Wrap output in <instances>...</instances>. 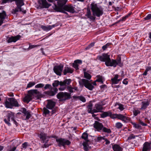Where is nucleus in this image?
<instances>
[{"instance_id":"obj_1","label":"nucleus","mask_w":151,"mask_h":151,"mask_svg":"<svg viewBox=\"0 0 151 151\" xmlns=\"http://www.w3.org/2000/svg\"><path fill=\"white\" fill-rule=\"evenodd\" d=\"M96 59L101 62H105V64L107 66H113L115 67L117 65L120 67L123 65V64L121 62L120 58H118L116 61L115 60H112L111 61L110 55L106 53H103L102 55L98 56Z\"/></svg>"},{"instance_id":"obj_2","label":"nucleus","mask_w":151,"mask_h":151,"mask_svg":"<svg viewBox=\"0 0 151 151\" xmlns=\"http://www.w3.org/2000/svg\"><path fill=\"white\" fill-rule=\"evenodd\" d=\"M4 105L6 108L11 109L14 106L18 107L20 106L17 100L13 97H6Z\"/></svg>"},{"instance_id":"obj_3","label":"nucleus","mask_w":151,"mask_h":151,"mask_svg":"<svg viewBox=\"0 0 151 151\" xmlns=\"http://www.w3.org/2000/svg\"><path fill=\"white\" fill-rule=\"evenodd\" d=\"M91 9L93 16L99 17L103 14V9L100 6H98L96 4L92 3L91 4Z\"/></svg>"},{"instance_id":"obj_4","label":"nucleus","mask_w":151,"mask_h":151,"mask_svg":"<svg viewBox=\"0 0 151 151\" xmlns=\"http://www.w3.org/2000/svg\"><path fill=\"white\" fill-rule=\"evenodd\" d=\"M57 1V4L55 3L54 4V7L53 6L54 9L57 12H61L65 14L67 13L63 10L64 6L68 1L67 0H55Z\"/></svg>"},{"instance_id":"obj_5","label":"nucleus","mask_w":151,"mask_h":151,"mask_svg":"<svg viewBox=\"0 0 151 151\" xmlns=\"http://www.w3.org/2000/svg\"><path fill=\"white\" fill-rule=\"evenodd\" d=\"M28 94L26 95L24 98V101L27 103L29 102L34 98V96L39 95L40 92L37 89L31 90L28 91Z\"/></svg>"},{"instance_id":"obj_6","label":"nucleus","mask_w":151,"mask_h":151,"mask_svg":"<svg viewBox=\"0 0 151 151\" xmlns=\"http://www.w3.org/2000/svg\"><path fill=\"white\" fill-rule=\"evenodd\" d=\"M95 81L93 82L90 83L88 80L84 79H82L79 82V84L81 86H84L85 87L89 90L92 91L94 88V86L93 85L96 86V83Z\"/></svg>"},{"instance_id":"obj_7","label":"nucleus","mask_w":151,"mask_h":151,"mask_svg":"<svg viewBox=\"0 0 151 151\" xmlns=\"http://www.w3.org/2000/svg\"><path fill=\"white\" fill-rule=\"evenodd\" d=\"M126 114L123 115L121 114H113L111 112V114L110 115V117L112 119L117 118L120 120L125 123H127L130 121V118L126 116Z\"/></svg>"},{"instance_id":"obj_8","label":"nucleus","mask_w":151,"mask_h":151,"mask_svg":"<svg viewBox=\"0 0 151 151\" xmlns=\"http://www.w3.org/2000/svg\"><path fill=\"white\" fill-rule=\"evenodd\" d=\"M57 97L60 101H64L71 98V93L67 92H60L57 95Z\"/></svg>"},{"instance_id":"obj_9","label":"nucleus","mask_w":151,"mask_h":151,"mask_svg":"<svg viewBox=\"0 0 151 151\" xmlns=\"http://www.w3.org/2000/svg\"><path fill=\"white\" fill-rule=\"evenodd\" d=\"M39 137L41 140V142L45 143V144L42 146V148H47L49 146V145L47 143L49 140V139L51 137L50 136H48L46 134L42 132L39 135Z\"/></svg>"},{"instance_id":"obj_10","label":"nucleus","mask_w":151,"mask_h":151,"mask_svg":"<svg viewBox=\"0 0 151 151\" xmlns=\"http://www.w3.org/2000/svg\"><path fill=\"white\" fill-rule=\"evenodd\" d=\"M15 116L14 113L10 111L9 112L7 115L4 117V121L5 123L9 126L11 125L10 122V119L13 121L14 123L16 124L17 123V122L14 119Z\"/></svg>"},{"instance_id":"obj_11","label":"nucleus","mask_w":151,"mask_h":151,"mask_svg":"<svg viewBox=\"0 0 151 151\" xmlns=\"http://www.w3.org/2000/svg\"><path fill=\"white\" fill-rule=\"evenodd\" d=\"M50 88V90L45 92V94L50 96H54L57 92L58 89L56 88L52 87L50 84H46L44 87L45 89Z\"/></svg>"},{"instance_id":"obj_12","label":"nucleus","mask_w":151,"mask_h":151,"mask_svg":"<svg viewBox=\"0 0 151 151\" xmlns=\"http://www.w3.org/2000/svg\"><path fill=\"white\" fill-rule=\"evenodd\" d=\"M81 137L82 139H84L86 141L84 142L83 143V149L85 151H88L89 150V148H90V147L88 143L89 141L88 139V134L86 133H84L83 134Z\"/></svg>"},{"instance_id":"obj_13","label":"nucleus","mask_w":151,"mask_h":151,"mask_svg":"<svg viewBox=\"0 0 151 151\" xmlns=\"http://www.w3.org/2000/svg\"><path fill=\"white\" fill-rule=\"evenodd\" d=\"M56 141L58 143V146L61 147V146L64 147L66 145H69L71 142L69 140L65 139L60 138L56 139Z\"/></svg>"},{"instance_id":"obj_14","label":"nucleus","mask_w":151,"mask_h":151,"mask_svg":"<svg viewBox=\"0 0 151 151\" xmlns=\"http://www.w3.org/2000/svg\"><path fill=\"white\" fill-rule=\"evenodd\" d=\"M21 112L24 114V117L22 119L25 120H28L31 117V116L29 111H27L25 108H23L21 110Z\"/></svg>"},{"instance_id":"obj_15","label":"nucleus","mask_w":151,"mask_h":151,"mask_svg":"<svg viewBox=\"0 0 151 151\" xmlns=\"http://www.w3.org/2000/svg\"><path fill=\"white\" fill-rule=\"evenodd\" d=\"M63 66L62 65L55 66L53 68L55 73L58 75L60 76L63 71Z\"/></svg>"},{"instance_id":"obj_16","label":"nucleus","mask_w":151,"mask_h":151,"mask_svg":"<svg viewBox=\"0 0 151 151\" xmlns=\"http://www.w3.org/2000/svg\"><path fill=\"white\" fill-rule=\"evenodd\" d=\"M93 127L98 131L101 132L104 126L102 123L95 121L93 124Z\"/></svg>"},{"instance_id":"obj_17","label":"nucleus","mask_w":151,"mask_h":151,"mask_svg":"<svg viewBox=\"0 0 151 151\" xmlns=\"http://www.w3.org/2000/svg\"><path fill=\"white\" fill-rule=\"evenodd\" d=\"M63 9L64 11H66L72 13H74L75 11L74 9V7L71 4L64 6Z\"/></svg>"},{"instance_id":"obj_18","label":"nucleus","mask_w":151,"mask_h":151,"mask_svg":"<svg viewBox=\"0 0 151 151\" xmlns=\"http://www.w3.org/2000/svg\"><path fill=\"white\" fill-rule=\"evenodd\" d=\"M104 104H101L99 103L95 104V108L93 110V112L97 113L98 112H101L103 109L102 106Z\"/></svg>"},{"instance_id":"obj_19","label":"nucleus","mask_w":151,"mask_h":151,"mask_svg":"<svg viewBox=\"0 0 151 151\" xmlns=\"http://www.w3.org/2000/svg\"><path fill=\"white\" fill-rule=\"evenodd\" d=\"M21 37V36L19 35L15 36H12L10 37L7 38V42L8 43H10L12 42H15L19 40Z\"/></svg>"},{"instance_id":"obj_20","label":"nucleus","mask_w":151,"mask_h":151,"mask_svg":"<svg viewBox=\"0 0 151 151\" xmlns=\"http://www.w3.org/2000/svg\"><path fill=\"white\" fill-rule=\"evenodd\" d=\"M56 103L51 100H48V102L46 106L47 108L49 109H52L55 105Z\"/></svg>"},{"instance_id":"obj_21","label":"nucleus","mask_w":151,"mask_h":151,"mask_svg":"<svg viewBox=\"0 0 151 151\" xmlns=\"http://www.w3.org/2000/svg\"><path fill=\"white\" fill-rule=\"evenodd\" d=\"M151 143L145 142L143 145L142 151H150L151 149Z\"/></svg>"},{"instance_id":"obj_22","label":"nucleus","mask_w":151,"mask_h":151,"mask_svg":"<svg viewBox=\"0 0 151 151\" xmlns=\"http://www.w3.org/2000/svg\"><path fill=\"white\" fill-rule=\"evenodd\" d=\"M38 3L43 8H48L50 6L47 3L46 0H39L38 1Z\"/></svg>"},{"instance_id":"obj_23","label":"nucleus","mask_w":151,"mask_h":151,"mask_svg":"<svg viewBox=\"0 0 151 151\" xmlns=\"http://www.w3.org/2000/svg\"><path fill=\"white\" fill-rule=\"evenodd\" d=\"M73 71V69L68 66H65L64 68L63 71V73L64 75H66L68 73H72Z\"/></svg>"},{"instance_id":"obj_24","label":"nucleus","mask_w":151,"mask_h":151,"mask_svg":"<svg viewBox=\"0 0 151 151\" xmlns=\"http://www.w3.org/2000/svg\"><path fill=\"white\" fill-rule=\"evenodd\" d=\"M82 61L81 60H77L74 61V63H73V66L76 70L78 69V64H80L82 63Z\"/></svg>"},{"instance_id":"obj_25","label":"nucleus","mask_w":151,"mask_h":151,"mask_svg":"<svg viewBox=\"0 0 151 151\" xmlns=\"http://www.w3.org/2000/svg\"><path fill=\"white\" fill-rule=\"evenodd\" d=\"M112 147L114 151H122L123 150V148L117 144L113 145Z\"/></svg>"},{"instance_id":"obj_26","label":"nucleus","mask_w":151,"mask_h":151,"mask_svg":"<svg viewBox=\"0 0 151 151\" xmlns=\"http://www.w3.org/2000/svg\"><path fill=\"white\" fill-rule=\"evenodd\" d=\"M19 11L20 12H22L24 13H25L26 12V11L24 10L22 8L18 7L17 6V7L15 9H13L12 10V13L13 14H16L17 12Z\"/></svg>"},{"instance_id":"obj_27","label":"nucleus","mask_w":151,"mask_h":151,"mask_svg":"<svg viewBox=\"0 0 151 151\" xmlns=\"http://www.w3.org/2000/svg\"><path fill=\"white\" fill-rule=\"evenodd\" d=\"M150 102L148 101H142V106L141 108V109H145L149 105Z\"/></svg>"},{"instance_id":"obj_28","label":"nucleus","mask_w":151,"mask_h":151,"mask_svg":"<svg viewBox=\"0 0 151 151\" xmlns=\"http://www.w3.org/2000/svg\"><path fill=\"white\" fill-rule=\"evenodd\" d=\"M16 4L18 7L22 8L21 6L24 5V3L23 0H14Z\"/></svg>"},{"instance_id":"obj_29","label":"nucleus","mask_w":151,"mask_h":151,"mask_svg":"<svg viewBox=\"0 0 151 151\" xmlns=\"http://www.w3.org/2000/svg\"><path fill=\"white\" fill-rule=\"evenodd\" d=\"M86 16L92 20H94L95 19V17L91 15V11L89 10H87Z\"/></svg>"},{"instance_id":"obj_30","label":"nucleus","mask_w":151,"mask_h":151,"mask_svg":"<svg viewBox=\"0 0 151 151\" xmlns=\"http://www.w3.org/2000/svg\"><path fill=\"white\" fill-rule=\"evenodd\" d=\"M110 114H111V111H109L103 112L102 113L100 114V115L101 118H104L108 116H110Z\"/></svg>"},{"instance_id":"obj_31","label":"nucleus","mask_w":151,"mask_h":151,"mask_svg":"<svg viewBox=\"0 0 151 151\" xmlns=\"http://www.w3.org/2000/svg\"><path fill=\"white\" fill-rule=\"evenodd\" d=\"M118 75H115L114 78L111 79L112 82L113 84H117L119 83V80H118Z\"/></svg>"},{"instance_id":"obj_32","label":"nucleus","mask_w":151,"mask_h":151,"mask_svg":"<svg viewBox=\"0 0 151 151\" xmlns=\"http://www.w3.org/2000/svg\"><path fill=\"white\" fill-rule=\"evenodd\" d=\"M41 28L44 31H48L52 29V27L51 25H49L47 26L42 25L41 26Z\"/></svg>"},{"instance_id":"obj_33","label":"nucleus","mask_w":151,"mask_h":151,"mask_svg":"<svg viewBox=\"0 0 151 151\" xmlns=\"http://www.w3.org/2000/svg\"><path fill=\"white\" fill-rule=\"evenodd\" d=\"M101 132H103L108 134H110L111 133V131L110 129L104 127Z\"/></svg>"},{"instance_id":"obj_34","label":"nucleus","mask_w":151,"mask_h":151,"mask_svg":"<svg viewBox=\"0 0 151 151\" xmlns=\"http://www.w3.org/2000/svg\"><path fill=\"white\" fill-rule=\"evenodd\" d=\"M48 108L44 107L43 108V114L44 116H46L47 115L49 114L50 113V111L47 109Z\"/></svg>"},{"instance_id":"obj_35","label":"nucleus","mask_w":151,"mask_h":151,"mask_svg":"<svg viewBox=\"0 0 151 151\" xmlns=\"http://www.w3.org/2000/svg\"><path fill=\"white\" fill-rule=\"evenodd\" d=\"M17 147H12L11 146H8L7 147V151H15L17 148Z\"/></svg>"},{"instance_id":"obj_36","label":"nucleus","mask_w":151,"mask_h":151,"mask_svg":"<svg viewBox=\"0 0 151 151\" xmlns=\"http://www.w3.org/2000/svg\"><path fill=\"white\" fill-rule=\"evenodd\" d=\"M92 106L93 105L91 103H90L89 104L88 106V111L89 113H93V110H92Z\"/></svg>"},{"instance_id":"obj_37","label":"nucleus","mask_w":151,"mask_h":151,"mask_svg":"<svg viewBox=\"0 0 151 151\" xmlns=\"http://www.w3.org/2000/svg\"><path fill=\"white\" fill-rule=\"evenodd\" d=\"M84 78L88 80H90L91 77L90 74L85 72H84Z\"/></svg>"},{"instance_id":"obj_38","label":"nucleus","mask_w":151,"mask_h":151,"mask_svg":"<svg viewBox=\"0 0 151 151\" xmlns=\"http://www.w3.org/2000/svg\"><path fill=\"white\" fill-rule=\"evenodd\" d=\"M123 126V125L120 122H117L115 124V127L118 129L121 128Z\"/></svg>"},{"instance_id":"obj_39","label":"nucleus","mask_w":151,"mask_h":151,"mask_svg":"<svg viewBox=\"0 0 151 151\" xmlns=\"http://www.w3.org/2000/svg\"><path fill=\"white\" fill-rule=\"evenodd\" d=\"M6 16L5 11H3L2 13H0V19H5Z\"/></svg>"},{"instance_id":"obj_40","label":"nucleus","mask_w":151,"mask_h":151,"mask_svg":"<svg viewBox=\"0 0 151 151\" xmlns=\"http://www.w3.org/2000/svg\"><path fill=\"white\" fill-rule=\"evenodd\" d=\"M117 105H118L119 106V107L118 108L121 111H122L124 109V107L123 105L121 104H119L116 103L115 105V106H116Z\"/></svg>"},{"instance_id":"obj_41","label":"nucleus","mask_w":151,"mask_h":151,"mask_svg":"<svg viewBox=\"0 0 151 151\" xmlns=\"http://www.w3.org/2000/svg\"><path fill=\"white\" fill-rule=\"evenodd\" d=\"M59 84V81L58 80L54 81V82L53 83L52 85L53 86V88H56L58 86Z\"/></svg>"},{"instance_id":"obj_42","label":"nucleus","mask_w":151,"mask_h":151,"mask_svg":"<svg viewBox=\"0 0 151 151\" xmlns=\"http://www.w3.org/2000/svg\"><path fill=\"white\" fill-rule=\"evenodd\" d=\"M130 15V14H128L127 15L125 16L124 17H123L122 18L119 20L117 22H116V23H118L120 21H125V20L126 19L128 18Z\"/></svg>"},{"instance_id":"obj_43","label":"nucleus","mask_w":151,"mask_h":151,"mask_svg":"<svg viewBox=\"0 0 151 151\" xmlns=\"http://www.w3.org/2000/svg\"><path fill=\"white\" fill-rule=\"evenodd\" d=\"M111 44V43H108L105 45H104L102 47V49L104 50H106L110 45Z\"/></svg>"},{"instance_id":"obj_44","label":"nucleus","mask_w":151,"mask_h":151,"mask_svg":"<svg viewBox=\"0 0 151 151\" xmlns=\"http://www.w3.org/2000/svg\"><path fill=\"white\" fill-rule=\"evenodd\" d=\"M35 84V82H30L27 85V88H30L34 86Z\"/></svg>"},{"instance_id":"obj_45","label":"nucleus","mask_w":151,"mask_h":151,"mask_svg":"<svg viewBox=\"0 0 151 151\" xmlns=\"http://www.w3.org/2000/svg\"><path fill=\"white\" fill-rule=\"evenodd\" d=\"M76 97L78 99H79L81 101H82V102H86V100L85 98L83 96H78Z\"/></svg>"},{"instance_id":"obj_46","label":"nucleus","mask_w":151,"mask_h":151,"mask_svg":"<svg viewBox=\"0 0 151 151\" xmlns=\"http://www.w3.org/2000/svg\"><path fill=\"white\" fill-rule=\"evenodd\" d=\"M132 124L133 125L134 127L136 128L139 129L141 128V126L139 124H136L134 123H132Z\"/></svg>"},{"instance_id":"obj_47","label":"nucleus","mask_w":151,"mask_h":151,"mask_svg":"<svg viewBox=\"0 0 151 151\" xmlns=\"http://www.w3.org/2000/svg\"><path fill=\"white\" fill-rule=\"evenodd\" d=\"M44 85L42 83H39L36 85L35 87L36 88H42L44 87Z\"/></svg>"},{"instance_id":"obj_48","label":"nucleus","mask_w":151,"mask_h":151,"mask_svg":"<svg viewBox=\"0 0 151 151\" xmlns=\"http://www.w3.org/2000/svg\"><path fill=\"white\" fill-rule=\"evenodd\" d=\"M151 19V14H148L144 18L145 20H148Z\"/></svg>"},{"instance_id":"obj_49","label":"nucleus","mask_w":151,"mask_h":151,"mask_svg":"<svg viewBox=\"0 0 151 151\" xmlns=\"http://www.w3.org/2000/svg\"><path fill=\"white\" fill-rule=\"evenodd\" d=\"M67 88L69 91L71 93L74 92L73 90V87H72L71 86H68L67 87Z\"/></svg>"},{"instance_id":"obj_50","label":"nucleus","mask_w":151,"mask_h":151,"mask_svg":"<svg viewBox=\"0 0 151 151\" xmlns=\"http://www.w3.org/2000/svg\"><path fill=\"white\" fill-rule=\"evenodd\" d=\"M133 113L134 115L136 116L140 113V111L138 110H135L133 111Z\"/></svg>"},{"instance_id":"obj_51","label":"nucleus","mask_w":151,"mask_h":151,"mask_svg":"<svg viewBox=\"0 0 151 151\" xmlns=\"http://www.w3.org/2000/svg\"><path fill=\"white\" fill-rule=\"evenodd\" d=\"M14 1V0H3L2 3L4 4L7 2H12Z\"/></svg>"},{"instance_id":"obj_52","label":"nucleus","mask_w":151,"mask_h":151,"mask_svg":"<svg viewBox=\"0 0 151 151\" xmlns=\"http://www.w3.org/2000/svg\"><path fill=\"white\" fill-rule=\"evenodd\" d=\"M65 81L66 85V84L69 85L70 83L71 82V80L70 79H66L65 80Z\"/></svg>"},{"instance_id":"obj_53","label":"nucleus","mask_w":151,"mask_h":151,"mask_svg":"<svg viewBox=\"0 0 151 151\" xmlns=\"http://www.w3.org/2000/svg\"><path fill=\"white\" fill-rule=\"evenodd\" d=\"M135 136L133 134H131L128 137V139H134L135 138Z\"/></svg>"},{"instance_id":"obj_54","label":"nucleus","mask_w":151,"mask_h":151,"mask_svg":"<svg viewBox=\"0 0 151 151\" xmlns=\"http://www.w3.org/2000/svg\"><path fill=\"white\" fill-rule=\"evenodd\" d=\"M139 123L143 126H146L147 125V124L146 123H144L142 120H139Z\"/></svg>"},{"instance_id":"obj_55","label":"nucleus","mask_w":151,"mask_h":151,"mask_svg":"<svg viewBox=\"0 0 151 151\" xmlns=\"http://www.w3.org/2000/svg\"><path fill=\"white\" fill-rule=\"evenodd\" d=\"M106 138L105 136L99 137H98L97 139L99 141H101L102 140H105Z\"/></svg>"},{"instance_id":"obj_56","label":"nucleus","mask_w":151,"mask_h":151,"mask_svg":"<svg viewBox=\"0 0 151 151\" xmlns=\"http://www.w3.org/2000/svg\"><path fill=\"white\" fill-rule=\"evenodd\" d=\"M27 142H25L23 143L22 145V147L23 148H24L25 149H26L27 148Z\"/></svg>"},{"instance_id":"obj_57","label":"nucleus","mask_w":151,"mask_h":151,"mask_svg":"<svg viewBox=\"0 0 151 151\" xmlns=\"http://www.w3.org/2000/svg\"><path fill=\"white\" fill-rule=\"evenodd\" d=\"M37 47V45H29V47L28 49H32L33 48Z\"/></svg>"},{"instance_id":"obj_58","label":"nucleus","mask_w":151,"mask_h":151,"mask_svg":"<svg viewBox=\"0 0 151 151\" xmlns=\"http://www.w3.org/2000/svg\"><path fill=\"white\" fill-rule=\"evenodd\" d=\"M59 85H60L61 86H66L65 80L63 82H62V81L59 82Z\"/></svg>"},{"instance_id":"obj_59","label":"nucleus","mask_w":151,"mask_h":151,"mask_svg":"<svg viewBox=\"0 0 151 151\" xmlns=\"http://www.w3.org/2000/svg\"><path fill=\"white\" fill-rule=\"evenodd\" d=\"M66 88V86H61L59 88V90L60 91H63Z\"/></svg>"},{"instance_id":"obj_60","label":"nucleus","mask_w":151,"mask_h":151,"mask_svg":"<svg viewBox=\"0 0 151 151\" xmlns=\"http://www.w3.org/2000/svg\"><path fill=\"white\" fill-rule=\"evenodd\" d=\"M96 81L98 82H101V83H103V82L101 78H99L96 80Z\"/></svg>"},{"instance_id":"obj_61","label":"nucleus","mask_w":151,"mask_h":151,"mask_svg":"<svg viewBox=\"0 0 151 151\" xmlns=\"http://www.w3.org/2000/svg\"><path fill=\"white\" fill-rule=\"evenodd\" d=\"M151 70V67L150 66H147L145 70L147 72Z\"/></svg>"},{"instance_id":"obj_62","label":"nucleus","mask_w":151,"mask_h":151,"mask_svg":"<svg viewBox=\"0 0 151 151\" xmlns=\"http://www.w3.org/2000/svg\"><path fill=\"white\" fill-rule=\"evenodd\" d=\"M7 95L10 97H13L14 96V94L13 93L10 92L7 93Z\"/></svg>"},{"instance_id":"obj_63","label":"nucleus","mask_w":151,"mask_h":151,"mask_svg":"<svg viewBox=\"0 0 151 151\" xmlns=\"http://www.w3.org/2000/svg\"><path fill=\"white\" fill-rule=\"evenodd\" d=\"M105 141L106 142H105V144L106 145H108V144H110V142L109 141V140H108L106 138V139H105Z\"/></svg>"},{"instance_id":"obj_64","label":"nucleus","mask_w":151,"mask_h":151,"mask_svg":"<svg viewBox=\"0 0 151 151\" xmlns=\"http://www.w3.org/2000/svg\"><path fill=\"white\" fill-rule=\"evenodd\" d=\"M127 79H124L123 81V83L125 85H127L128 84V81H127Z\"/></svg>"}]
</instances>
